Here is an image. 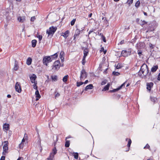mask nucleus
Returning a JSON list of instances; mask_svg holds the SVG:
<instances>
[{
    "mask_svg": "<svg viewBox=\"0 0 160 160\" xmlns=\"http://www.w3.org/2000/svg\"><path fill=\"white\" fill-rule=\"evenodd\" d=\"M148 73V66L145 63H143L138 72V75L142 78H146Z\"/></svg>",
    "mask_w": 160,
    "mask_h": 160,
    "instance_id": "nucleus-1",
    "label": "nucleus"
},
{
    "mask_svg": "<svg viewBox=\"0 0 160 160\" xmlns=\"http://www.w3.org/2000/svg\"><path fill=\"white\" fill-rule=\"evenodd\" d=\"M57 28L56 27H54L53 26H51L48 29H47L46 31V33L48 34V37L50 36L52 37L56 30H57Z\"/></svg>",
    "mask_w": 160,
    "mask_h": 160,
    "instance_id": "nucleus-2",
    "label": "nucleus"
},
{
    "mask_svg": "<svg viewBox=\"0 0 160 160\" xmlns=\"http://www.w3.org/2000/svg\"><path fill=\"white\" fill-rule=\"evenodd\" d=\"M76 27L77 28V26ZM84 27H82L81 29H79L78 28H77L75 30V34L74 36V38L73 40H75L76 38L80 34V33L84 29Z\"/></svg>",
    "mask_w": 160,
    "mask_h": 160,
    "instance_id": "nucleus-3",
    "label": "nucleus"
},
{
    "mask_svg": "<svg viewBox=\"0 0 160 160\" xmlns=\"http://www.w3.org/2000/svg\"><path fill=\"white\" fill-rule=\"evenodd\" d=\"M87 77V73L85 69H82L80 72V79L82 80L84 78H86Z\"/></svg>",
    "mask_w": 160,
    "mask_h": 160,
    "instance_id": "nucleus-4",
    "label": "nucleus"
},
{
    "mask_svg": "<svg viewBox=\"0 0 160 160\" xmlns=\"http://www.w3.org/2000/svg\"><path fill=\"white\" fill-rule=\"evenodd\" d=\"M60 62L59 60H57L55 61L53 65L52 66V69L55 70H58L60 68Z\"/></svg>",
    "mask_w": 160,
    "mask_h": 160,
    "instance_id": "nucleus-5",
    "label": "nucleus"
},
{
    "mask_svg": "<svg viewBox=\"0 0 160 160\" xmlns=\"http://www.w3.org/2000/svg\"><path fill=\"white\" fill-rule=\"evenodd\" d=\"M145 29L147 30L146 31L147 33L152 32L154 30V26L152 24H149L145 28Z\"/></svg>",
    "mask_w": 160,
    "mask_h": 160,
    "instance_id": "nucleus-6",
    "label": "nucleus"
},
{
    "mask_svg": "<svg viewBox=\"0 0 160 160\" xmlns=\"http://www.w3.org/2000/svg\"><path fill=\"white\" fill-rule=\"evenodd\" d=\"M15 88L16 91L18 93H20L21 92L22 89L20 82H17L16 83Z\"/></svg>",
    "mask_w": 160,
    "mask_h": 160,
    "instance_id": "nucleus-7",
    "label": "nucleus"
},
{
    "mask_svg": "<svg viewBox=\"0 0 160 160\" xmlns=\"http://www.w3.org/2000/svg\"><path fill=\"white\" fill-rule=\"evenodd\" d=\"M5 144L3 146V152H2V154L3 155H5V153L8 152V141H5Z\"/></svg>",
    "mask_w": 160,
    "mask_h": 160,
    "instance_id": "nucleus-8",
    "label": "nucleus"
},
{
    "mask_svg": "<svg viewBox=\"0 0 160 160\" xmlns=\"http://www.w3.org/2000/svg\"><path fill=\"white\" fill-rule=\"evenodd\" d=\"M51 59V58L50 57H48L47 58H44L43 59V63L44 64L47 66L48 64V62L52 61V60Z\"/></svg>",
    "mask_w": 160,
    "mask_h": 160,
    "instance_id": "nucleus-9",
    "label": "nucleus"
},
{
    "mask_svg": "<svg viewBox=\"0 0 160 160\" xmlns=\"http://www.w3.org/2000/svg\"><path fill=\"white\" fill-rule=\"evenodd\" d=\"M33 88L36 90L35 92V94L36 95V100H38L39 98H41V96L39 94V91L38 90V87L37 86H36V88H35V87H33Z\"/></svg>",
    "mask_w": 160,
    "mask_h": 160,
    "instance_id": "nucleus-10",
    "label": "nucleus"
},
{
    "mask_svg": "<svg viewBox=\"0 0 160 160\" xmlns=\"http://www.w3.org/2000/svg\"><path fill=\"white\" fill-rule=\"evenodd\" d=\"M131 54V51H128L126 50H122L121 52L122 56L124 57H128Z\"/></svg>",
    "mask_w": 160,
    "mask_h": 160,
    "instance_id": "nucleus-11",
    "label": "nucleus"
},
{
    "mask_svg": "<svg viewBox=\"0 0 160 160\" xmlns=\"http://www.w3.org/2000/svg\"><path fill=\"white\" fill-rule=\"evenodd\" d=\"M36 78V76L34 74H33V75L30 77L31 81L32 83L37 84V83H36L35 82Z\"/></svg>",
    "mask_w": 160,
    "mask_h": 160,
    "instance_id": "nucleus-12",
    "label": "nucleus"
},
{
    "mask_svg": "<svg viewBox=\"0 0 160 160\" xmlns=\"http://www.w3.org/2000/svg\"><path fill=\"white\" fill-rule=\"evenodd\" d=\"M153 85V83L152 82H147L146 84L147 89L148 90L150 91Z\"/></svg>",
    "mask_w": 160,
    "mask_h": 160,
    "instance_id": "nucleus-13",
    "label": "nucleus"
},
{
    "mask_svg": "<svg viewBox=\"0 0 160 160\" xmlns=\"http://www.w3.org/2000/svg\"><path fill=\"white\" fill-rule=\"evenodd\" d=\"M57 141H58V138H57V137L56 140V141L54 142V148L52 149V152L54 154H56V153H57V150L56 149V145L57 144Z\"/></svg>",
    "mask_w": 160,
    "mask_h": 160,
    "instance_id": "nucleus-14",
    "label": "nucleus"
},
{
    "mask_svg": "<svg viewBox=\"0 0 160 160\" xmlns=\"http://www.w3.org/2000/svg\"><path fill=\"white\" fill-rule=\"evenodd\" d=\"M69 31L68 30L64 32H62L61 35V36H63L65 38H67L69 35Z\"/></svg>",
    "mask_w": 160,
    "mask_h": 160,
    "instance_id": "nucleus-15",
    "label": "nucleus"
},
{
    "mask_svg": "<svg viewBox=\"0 0 160 160\" xmlns=\"http://www.w3.org/2000/svg\"><path fill=\"white\" fill-rule=\"evenodd\" d=\"M126 141H128V143L127 144V146L128 147V148L127 150H126V151L127 152L129 151V148L130 146L132 141L130 139H128V138H127L126 139Z\"/></svg>",
    "mask_w": 160,
    "mask_h": 160,
    "instance_id": "nucleus-16",
    "label": "nucleus"
},
{
    "mask_svg": "<svg viewBox=\"0 0 160 160\" xmlns=\"http://www.w3.org/2000/svg\"><path fill=\"white\" fill-rule=\"evenodd\" d=\"M55 154L53 153L52 152L50 153L49 156L47 158V159L48 160H53L54 156Z\"/></svg>",
    "mask_w": 160,
    "mask_h": 160,
    "instance_id": "nucleus-17",
    "label": "nucleus"
},
{
    "mask_svg": "<svg viewBox=\"0 0 160 160\" xmlns=\"http://www.w3.org/2000/svg\"><path fill=\"white\" fill-rule=\"evenodd\" d=\"M19 68V66L18 65V62L15 60L14 63V66L13 68V69L15 71H17Z\"/></svg>",
    "mask_w": 160,
    "mask_h": 160,
    "instance_id": "nucleus-18",
    "label": "nucleus"
},
{
    "mask_svg": "<svg viewBox=\"0 0 160 160\" xmlns=\"http://www.w3.org/2000/svg\"><path fill=\"white\" fill-rule=\"evenodd\" d=\"M18 20L20 22H23L25 20V17L19 16L18 18Z\"/></svg>",
    "mask_w": 160,
    "mask_h": 160,
    "instance_id": "nucleus-19",
    "label": "nucleus"
},
{
    "mask_svg": "<svg viewBox=\"0 0 160 160\" xmlns=\"http://www.w3.org/2000/svg\"><path fill=\"white\" fill-rule=\"evenodd\" d=\"M93 87V85L92 84H90L87 85L85 88V90L86 91H87L88 89H92Z\"/></svg>",
    "mask_w": 160,
    "mask_h": 160,
    "instance_id": "nucleus-20",
    "label": "nucleus"
},
{
    "mask_svg": "<svg viewBox=\"0 0 160 160\" xmlns=\"http://www.w3.org/2000/svg\"><path fill=\"white\" fill-rule=\"evenodd\" d=\"M3 127L4 129L6 130V131H7L9 129V124L6 123H5L4 124Z\"/></svg>",
    "mask_w": 160,
    "mask_h": 160,
    "instance_id": "nucleus-21",
    "label": "nucleus"
},
{
    "mask_svg": "<svg viewBox=\"0 0 160 160\" xmlns=\"http://www.w3.org/2000/svg\"><path fill=\"white\" fill-rule=\"evenodd\" d=\"M89 50L87 48H85L83 50V56H87L88 54Z\"/></svg>",
    "mask_w": 160,
    "mask_h": 160,
    "instance_id": "nucleus-22",
    "label": "nucleus"
},
{
    "mask_svg": "<svg viewBox=\"0 0 160 160\" xmlns=\"http://www.w3.org/2000/svg\"><path fill=\"white\" fill-rule=\"evenodd\" d=\"M32 62V59L31 58H28L26 61V64L28 65H29L31 64Z\"/></svg>",
    "mask_w": 160,
    "mask_h": 160,
    "instance_id": "nucleus-23",
    "label": "nucleus"
},
{
    "mask_svg": "<svg viewBox=\"0 0 160 160\" xmlns=\"http://www.w3.org/2000/svg\"><path fill=\"white\" fill-rule=\"evenodd\" d=\"M110 84L109 83H108L107 85L105 86L102 89L103 91H106L108 90L109 89V87H110Z\"/></svg>",
    "mask_w": 160,
    "mask_h": 160,
    "instance_id": "nucleus-24",
    "label": "nucleus"
},
{
    "mask_svg": "<svg viewBox=\"0 0 160 160\" xmlns=\"http://www.w3.org/2000/svg\"><path fill=\"white\" fill-rule=\"evenodd\" d=\"M158 69V66L157 65L154 66L152 67L151 71L152 72H154L156 71L157 69Z\"/></svg>",
    "mask_w": 160,
    "mask_h": 160,
    "instance_id": "nucleus-25",
    "label": "nucleus"
},
{
    "mask_svg": "<svg viewBox=\"0 0 160 160\" xmlns=\"http://www.w3.org/2000/svg\"><path fill=\"white\" fill-rule=\"evenodd\" d=\"M37 41L36 40L34 39L32 41V47L34 48L36 46Z\"/></svg>",
    "mask_w": 160,
    "mask_h": 160,
    "instance_id": "nucleus-26",
    "label": "nucleus"
},
{
    "mask_svg": "<svg viewBox=\"0 0 160 160\" xmlns=\"http://www.w3.org/2000/svg\"><path fill=\"white\" fill-rule=\"evenodd\" d=\"M51 77L53 81L55 82L58 80V77L57 75H52Z\"/></svg>",
    "mask_w": 160,
    "mask_h": 160,
    "instance_id": "nucleus-27",
    "label": "nucleus"
},
{
    "mask_svg": "<svg viewBox=\"0 0 160 160\" xmlns=\"http://www.w3.org/2000/svg\"><path fill=\"white\" fill-rule=\"evenodd\" d=\"M102 20H104V24H105V25L106 26H108V22L107 21L106 18L103 17L102 18Z\"/></svg>",
    "mask_w": 160,
    "mask_h": 160,
    "instance_id": "nucleus-28",
    "label": "nucleus"
},
{
    "mask_svg": "<svg viewBox=\"0 0 160 160\" xmlns=\"http://www.w3.org/2000/svg\"><path fill=\"white\" fill-rule=\"evenodd\" d=\"M119 90H120V89L118 87L117 88L114 89L112 90H110L109 91V92H111V93L114 92L118 91Z\"/></svg>",
    "mask_w": 160,
    "mask_h": 160,
    "instance_id": "nucleus-29",
    "label": "nucleus"
},
{
    "mask_svg": "<svg viewBox=\"0 0 160 160\" xmlns=\"http://www.w3.org/2000/svg\"><path fill=\"white\" fill-rule=\"evenodd\" d=\"M58 56V54L57 53H56L53 55L51 56L50 57L51 58V59H54L55 58H57Z\"/></svg>",
    "mask_w": 160,
    "mask_h": 160,
    "instance_id": "nucleus-30",
    "label": "nucleus"
},
{
    "mask_svg": "<svg viewBox=\"0 0 160 160\" xmlns=\"http://www.w3.org/2000/svg\"><path fill=\"white\" fill-rule=\"evenodd\" d=\"M68 75H67L64 76L62 79L63 81L64 82H66L68 80Z\"/></svg>",
    "mask_w": 160,
    "mask_h": 160,
    "instance_id": "nucleus-31",
    "label": "nucleus"
},
{
    "mask_svg": "<svg viewBox=\"0 0 160 160\" xmlns=\"http://www.w3.org/2000/svg\"><path fill=\"white\" fill-rule=\"evenodd\" d=\"M70 146V141L68 140H66L65 144V146L66 148Z\"/></svg>",
    "mask_w": 160,
    "mask_h": 160,
    "instance_id": "nucleus-32",
    "label": "nucleus"
},
{
    "mask_svg": "<svg viewBox=\"0 0 160 160\" xmlns=\"http://www.w3.org/2000/svg\"><path fill=\"white\" fill-rule=\"evenodd\" d=\"M74 158L75 159H78V152H73V153Z\"/></svg>",
    "mask_w": 160,
    "mask_h": 160,
    "instance_id": "nucleus-33",
    "label": "nucleus"
},
{
    "mask_svg": "<svg viewBox=\"0 0 160 160\" xmlns=\"http://www.w3.org/2000/svg\"><path fill=\"white\" fill-rule=\"evenodd\" d=\"M140 2L139 0H138L135 4V6L137 8H138L140 6Z\"/></svg>",
    "mask_w": 160,
    "mask_h": 160,
    "instance_id": "nucleus-34",
    "label": "nucleus"
},
{
    "mask_svg": "<svg viewBox=\"0 0 160 160\" xmlns=\"http://www.w3.org/2000/svg\"><path fill=\"white\" fill-rule=\"evenodd\" d=\"M84 84V82H77V86L78 87L80 86L81 85Z\"/></svg>",
    "mask_w": 160,
    "mask_h": 160,
    "instance_id": "nucleus-35",
    "label": "nucleus"
},
{
    "mask_svg": "<svg viewBox=\"0 0 160 160\" xmlns=\"http://www.w3.org/2000/svg\"><path fill=\"white\" fill-rule=\"evenodd\" d=\"M150 98L151 100L154 102H155L157 100V98L155 97H150Z\"/></svg>",
    "mask_w": 160,
    "mask_h": 160,
    "instance_id": "nucleus-36",
    "label": "nucleus"
},
{
    "mask_svg": "<svg viewBox=\"0 0 160 160\" xmlns=\"http://www.w3.org/2000/svg\"><path fill=\"white\" fill-rule=\"evenodd\" d=\"M76 21V18L73 19L71 22H70V24L71 26H73L75 22Z\"/></svg>",
    "mask_w": 160,
    "mask_h": 160,
    "instance_id": "nucleus-37",
    "label": "nucleus"
},
{
    "mask_svg": "<svg viewBox=\"0 0 160 160\" xmlns=\"http://www.w3.org/2000/svg\"><path fill=\"white\" fill-rule=\"evenodd\" d=\"M112 74L113 75L116 76H118L120 75V73H119V72L115 71L113 72L112 73Z\"/></svg>",
    "mask_w": 160,
    "mask_h": 160,
    "instance_id": "nucleus-38",
    "label": "nucleus"
},
{
    "mask_svg": "<svg viewBox=\"0 0 160 160\" xmlns=\"http://www.w3.org/2000/svg\"><path fill=\"white\" fill-rule=\"evenodd\" d=\"M107 81H108L107 80H106V79L104 80L101 83V85H105L107 83Z\"/></svg>",
    "mask_w": 160,
    "mask_h": 160,
    "instance_id": "nucleus-39",
    "label": "nucleus"
},
{
    "mask_svg": "<svg viewBox=\"0 0 160 160\" xmlns=\"http://www.w3.org/2000/svg\"><path fill=\"white\" fill-rule=\"evenodd\" d=\"M37 37L38 38V39L40 41L42 39V36L41 35H37Z\"/></svg>",
    "mask_w": 160,
    "mask_h": 160,
    "instance_id": "nucleus-40",
    "label": "nucleus"
},
{
    "mask_svg": "<svg viewBox=\"0 0 160 160\" xmlns=\"http://www.w3.org/2000/svg\"><path fill=\"white\" fill-rule=\"evenodd\" d=\"M122 67V65L119 63H118L117 66L116 68L117 69L121 68Z\"/></svg>",
    "mask_w": 160,
    "mask_h": 160,
    "instance_id": "nucleus-41",
    "label": "nucleus"
},
{
    "mask_svg": "<svg viewBox=\"0 0 160 160\" xmlns=\"http://www.w3.org/2000/svg\"><path fill=\"white\" fill-rule=\"evenodd\" d=\"M141 23H140V25L142 26L143 25L146 24L147 23V22H145V21L143 20V21H142V20H141Z\"/></svg>",
    "mask_w": 160,
    "mask_h": 160,
    "instance_id": "nucleus-42",
    "label": "nucleus"
},
{
    "mask_svg": "<svg viewBox=\"0 0 160 160\" xmlns=\"http://www.w3.org/2000/svg\"><path fill=\"white\" fill-rule=\"evenodd\" d=\"M144 149H148L149 150L150 149V147L148 144H147L144 147Z\"/></svg>",
    "mask_w": 160,
    "mask_h": 160,
    "instance_id": "nucleus-43",
    "label": "nucleus"
},
{
    "mask_svg": "<svg viewBox=\"0 0 160 160\" xmlns=\"http://www.w3.org/2000/svg\"><path fill=\"white\" fill-rule=\"evenodd\" d=\"M137 39V38H136V36L134 38L132 39L131 41V43H134L136 42V40Z\"/></svg>",
    "mask_w": 160,
    "mask_h": 160,
    "instance_id": "nucleus-44",
    "label": "nucleus"
},
{
    "mask_svg": "<svg viewBox=\"0 0 160 160\" xmlns=\"http://www.w3.org/2000/svg\"><path fill=\"white\" fill-rule=\"evenodd\" d=\"M133 1V0H128L127 3L129 5H130L132 3Z\"/></svg>",
    "mask_w": 160,
    "mask_h": 160,
    "instance_id": "nucleus-45",
    "label": "nucleus"
},
{
    "mask_svg": "<svg viewBox=\"0 0 160 160\" xmlns=\"http://www.w3.org/2000/svg\"><path fill=\"white\" fill-rule=\"evenodd\" d=\"M64 54V52L63 51H61L60 53V57H63Z\"/></svg>",
    "mask_w": 160,
    "mask_h": 160,
    "instance_id": "nucleus-46",
    "label": "nucleus"
},
{
    "mask_svg": "<svg viewBox=\"0 0 160 160\" xmlns=\"http://www.w3.org/2000/svg\"><path fill=\"white\" fill-rule=\"evenodd\" d=\"M102 39L103 40V42H106V38L104 36H102Z\"/></svg>",
    "mask_w": 160,
    "mask_h": 160,
    "instance_id": "nucleus-47",
    "label": "nucleus"
},
{
    "mask_svg": "<svg viewBox=\"0 0 160 160\" xmlns=\"http://www.w3.org/2000/svg\"><path fill=\"white\" fill-rule=\"evenodd\" d=\"M126 82L123 83V84H122L119 87V88L120 89H121L123 86H124L125 85Z\"/></svg>",
    "mask_w": 160,
    "mask_h": 160,
    "instance_id": "nucleus-48",
    "label": "nucleus"
},
{
    "mask_svg": "<svg viewBox=\"0 0 160 160\" xmlns=\"http://www.w3.org/2000/svg\"><path fill=\"white\" fill-rule=\"evenodd\" d=\"M19 147L20 148H22L23 147V143H20L19 145Z\"/></svg>",
    "mask_w": 160,
    "mask_h": 160,
    "instance_id": "nucleus-49",
    "label": "nucleus"
},
{
    "mask_svg": "<svg viewBox=\"0 0 160 160\" xmlns=\"http://www.w3.org/2000/svg\"><path fill=\"white\" fill-rule=\"evenodd\" d=\"M36 19V18L35 17L33 16L32 17L31 19V21L33 22L34 21V20Z\"/></svg>",
    "mask_w": 160,
    "mask_h": 160,
    "instance_id": "nucleus-50",
    "label": "nucleus"
},
{
    "mask_svg": "<svg viewBox=\"0 0 160 160\" xmlns=\"http://www.w3.org/2000/svg\"><path fill=\"white\" fill-rule=\"evenodd\" d=\"M138 54L139 56H140L142 54V52L141 51L138 50Z\"/></svg>",
    "mask_w": 160,
    "mask_h": 160,
    "instance_id": "nucleus-51",
    "label": "nucleus"
},
{
    "mask_svg": "<svg viewBox=\"0 0 160 160\" xmlns=\"http://www.w3.org/2000/svg\"><path fill=\"white\" fill-rule=\"evenodd\" d=\"M5 157L4 156H2L0 160H5Z\"/></svg>",
    "mask_w": 160,
    "mask_h": 160,
    "instance_id": "nucleus-52",
    "label": "nucleus"
},
{
    "mask_svg": "<svg viewBox=\"0 0 160 160\" xmlns=\"http://www.w3.org/2000/svg\"><path fill=\"white\" fill-rule=\"evenodd\" d=\"M124 40H123L120 42V44H122L124 43Z\"/></svg>",
    "mask_w": 160,
    "mask_h": 160,
    "instance_id": "nucleus-53",
    "label": "nucleus"
},
{
    "mask_svg": "<svg viewBox=\"0 0 160 160\" xmlns=\"http://www.w3.org/2000/svg\"><path fill=\"white\" fill-rule=\"evenodd\" d=\"M158 81H160V72L158 74Z\"/></svg>",
    "mask_w": 160,
    "mask_h": 160,
    "instance_id": "nucleus-54",
    "label": "nucleus"
},
{
    "mask_svg": "<svg viewBox=\"0 0 160 160\" xmlns=\"http://www.w3.org/2000/svg\"><path fill=\"white\" fill-rule=\"evenodd\" d=\"M60 96V94L59 93L57 92L55 95V97H58Z\"/></svg>",
    "mask_w": 160,
    "mask_h": 160,
    "instance_id": "nucleus-55",
    "label": "nucleus"
},
{
    "mask_svg": "<svg viewBox=\"0 0 160 160\" xmlns=\"http://www.w3.org/2000/svg\"><path fill=\"white\" fill-rule=\"evenodd\" d=\"M86 57V56H83L82 60L83 61H85Z\"/></svg>",
    "mask_w": 160,
    "mask_h": 160,
    "instance_id": "nucleus-56",
    "label": "nucleus"
},
{
    "mask_svg": "<svg viewBox=\"0 0 160 160\" xmlns=\"http://www.w3.org/2000/svg\"><path fill=\"white\" fill-rule=\"evenodd\" d=\"M149 46L150 47L152 48H153V45L152 44L150 43L149 44Z\"/></svg>",
    "mask_w": 160,
    "mask_h": 160,
    "instance_id": "nucleus-57",
    "label": "nucleus"
},
{
    "mask_svg": "<svg viewBox=\"0 0 160 160\" xmlns=\"http://www.w3.org/2000/svg\"><path fill=\"white\" fill-rule=\"evenodd\" d=\"M60 58H61V59L62 62L64 61V58L63 57H60Z\"/></svg>",
    "mask_w": 160,
    "mask_h": 160,
    "instance_id": "nucleus-58",
    "label": "nucleus"
},
{
    "mask_svg": "<svg viewBox=\"0 0 160 160\" xmlns=\"http://www.w3.org/2000/svg\"><path fill=\"white\" fill-rule=\"evenodd\" d=\"M88 82V80H86L85 81V82H84V83L85 84H86Z\"/></svg>",
    "mask_w": 160,
    "mask_h": 160,
    "instance_id": "nucleus-59",
    "label": "nucleus"
},
{
    "mask_svg": "<svg viewBox=\"0 0 160 160\" xmlns=\"http://www.w3.org/2000/svg\"><path fill=\"white\" fill-rule=\"evenodd\" d=\"M148 76L149 77V78H150V77H151V72H148Z\"/></svg>",
    "mask_w": 160,
    "mask_h": 160,
    "instance_id": "nucleus-60",
    "label": "nucleus"
},
{
    "mask_svg": "<svg viewBox=\"0 0 160 160\" xmlns=\"http://www.w3.org/2000/svg\"><path fill=\"white\" fill-rule=\"evenodd\" d=\"M7 97L8 98H11V96L10 95V94H8L7 96Z\"/></svg>",
    "mask_w": 160,
    "mask_h": 160,
    "instance_id": "nucleus-61",
    "label": "nucleus"
},
{
    "mask_svg": "<svg viewBox=\"0 0 160 160\" xmlns=\"http://www.w3.org/2000/svg\"><path fill=\"white\" fill-rule=\"evenodd\" d=\"M85 61H83L82 60V64L83 65H84L85 64Z\"/></svg>",
    "mask_w": 160,
    "mask_h": 160,
    "instance_id": "nucleus-62",
    "label": "nucleus"
},
{
    "mask_svg": "<svg viewBox=\"0 0 160 160\" xmlns=\"http://www.w3.org/2000/svg\"><path fill=\"white\" fill-rule=\"evenodd\" d=\"M139 21V19L138 18H137L136 19V21L137 22H138Z\"/></svg>",
    "mask_w": 160,
    "mask_h": 160,
    "instance_id": "nucleus-63",
    "label": "nucleus"
},
{
    "mask_svg": "<svg viewBox=\"0 0 160 160\" xmlns=\"http://www.w3.org/2000/svg\"><path fill=\"white\" fill-rule=\"evenodd\" d=\"M92 13H91L89 15H88V17L89 18H90V17H91L92 16Z\"/></svg>",
    "mask_w": 160,
    "mask_h": 160,
    "instance_id": "nucleus-64",
    "label": "nucleus"
}]
</instances>
